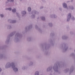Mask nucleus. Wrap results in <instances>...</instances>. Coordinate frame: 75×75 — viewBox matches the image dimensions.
Segmentation results:
<instances>
[{"label":"nucleus","mask_w":75,"mask_h":75,"mask_svg":"<svg viewBox=\"0 0 75 75\" xmlns=\"http://www.w3.org/2000/svg\"><path fill=\"white\" fill-rule=\"evenodd\" d=\"M12 67L13 68V70L15 72H17L18 71V69L17 67H16L15 66V62H13L11 63L10 62H8L6 65L5 67L6 68H8L10 67Z\"/></svg>","instance_id":"1"},{"label":"nucleus","mask_w":75,"mask_h":75,"mask_svg":"<svg viewBox=\"0 0 75 75\" xmlns=\"http://www.w3.org/2000/svg\"><path fill=\"white\" fill-rule=\"evenodd\" d=\"M63 67H64V65L62 64V63H56L53 67V69L55 72H58L59 74H60V72L58 70V68H60Z\"/></svg>","instance_id":"2"},{"label":"nucleus","mask_w":75,"mask_h":75,"mask_svg":"<svg viewBox=\"0 0 75 75\" xmlns=\"http://www.w3.org/2000/svg\"><path fill=\"white\" fill-rule=\"evenodd\" d=\"M39 14V12L35 10H33L31 12H29V15L32 14L31 16V18H35V14Z\"/></svg>","instance_id":"3"},{"label":"nucleus","mask_w":75,"mask_h":75,"mask_svg":"<svg viewBox=\"0 0 75 75\" xmlns=\"http://www.w3.org/2000/svg\"><path fill=\"white\" fill-rule=\"evenodd\" d=\"M22 37V35L19 33H17L15 35V37L14 39V41L15 42H17L19 41V38Z\"/></svg>","instance_id":"4"},{"label":"nucleus","mask_w":75,"mask_h":75,"mask_svg":"<svg viewBox=\"0 0 75 75\" xmlns=\"http://www.w3.org/2000/svg\"><path fill=\"white\" fill-rule=\"evenodd\" d=\"M15 33L16 31L13 32L11 33L8 36L6 40L5 41L6 44H8V42H10V37L13 36V35L15 34Z\"/></svg>","instance_id":"5"},{"label":"nucleus","mask_w":75,"mask_h":75,"mask_svg":"<svg viewBox=\"0 0 75 75\" xmlns=\"http://www.w3.org/2000/svg\"><path fill=\"white\" fill-rule=\"evenodd\" d=\"M50 18H56L57 17V16L56 14H53L50 15Z\"/></svg>","instance_id":"6"},{"label":"nucleus","mask_w":75,"mask_h":75,"mask_svg":"<svg viewBox=\"0 0 75 75\" xmlns=\"http://www.w3.org/2000/svg\"><path fill=\"white\" fill-rule=\"evenodd\" d=\"M72 16L71 13H69L68 14L67 18V21H69L70 20L71 17Z\"/></svg>","instance_id":"7"},{"label":"nucleus","mask_w":75,"mask_h":75,"mask_svg":"<svg viewBox=\"0 0 75 75\" xmlns=\"http://www.w3.org/2000/svg\"><path fill=\"white\" fill-rule=\"evenodd\" d=\"M21 14L22 17H24L27 14V12L25 11H23L21 12Z\"/></svg>","instance_id":"8"},{"label":"nucleus","mask_w":75,"mask_h":75,"mask_svg":"<svg viewBox=\"0 0 75 75\" xmlns=\"http://www.w3.org/2000/svg\"><path fill=\"white\" fill-rule=\"evenodd\" d=\"M63 7L64 8H67L68 9V6L67 4L65 3H63L62 4Z\"/></svg>","instance_id":"9"},{"label":"nucleus","mask_w":75,"mask_h":75,"mask_svg":"<svg viewBox=\"0 0 75 75\" xmlns=\"http://www.w3.org/2000/svg\"><path fill=\"white\" fill-rule=\"evenodd\" d=\"M68 8L71 10H74V7L73 5H69L68 6Z\"/></svg>","instance_id":"10"},{"label":"nucleus","mask_w":75,"mask_h":75,"mask_svg":"<svg viewBox=\"0 0 75 75\" xmlns=\"http://www.w3.org/2000/svg\"><path fill=\"white\" fill-rule=\"evenodd\" d=\"M52 67L50 66L49 67H47L46 69V71L47 72H50V71H51L52 70Z\"/></svg>","instance_id":"11"},{"label":"nucleus","mask_w":75,"mask_h":75,"mask_svg":"<svg viewBox=\"0 0 75 75\" xmlns=\"http://www.w3.org/2000/svg\"><path fill=\"white\" fill-rule=\"evenodd\" d=\"M31 28H32V25H29L28 27H25V29L27 31V30H30V29Z\"/></svg>","instance_id":"12"},{"label":"nucleus","mask_w":75,"mask_h":75,"mask_svg":"<svg viewBox=\"0 0 75 75\" xmlns=\"http://www.w3.org/2000/svg\"><path fill=\"white\" fill-rule=\"evenodd\" d=\"M8 21L11 23H16V21L15 20H12L9 19L8 20Z\"/></svg>","instance_id":"13"},{"label":"nucleus","mask_w":75,"mask_h":75,"mask_svg":"<svg viewBox=\"0 0 75 75\" xmlns=\"http://www.w3.org/2000/svg\"><path fill=\"white\" fill-rule=\"evenodd\" d=\"M68 38V37L66 35H63L62 37V38L63 40H66V39H67Z\"/></svg>","instance_id":"14"},{"label":"nucleus","mask_w":75,"mask_h":75,"mask_svg":"<svg viewBox=\"0 0 75 75\" xmlns=\"http://www.w3.org/2000/svg\"><path fill=\"white\" fill-rule=\"evenodd\" d=\"M73 71H74V66H72L71 67L70 69V73H71V72H73Z\"/></svg>","instance_id":"15"},{"label":"nucleus","mask_w":75,"mask_h":75,"mask_svg":"<svg viewBox=\"0 0 75 75\" xmlns=\"http://www.w3.org/2000/svg\"><path fill=\"white\" fill-rule=\"evenodd\" d=\"M4 56L2 54H0V59H4Z\"/></svg>","instance_id":"16"},{"label":"nucleus","mask_w":75,"mask_h":75,"mask_svg":"<svg viewBox=\"0 0 75 75\" xmlns=\"http://www.w3.org/2000/svg\"><path fill=\"white\" fill-rule=\"evenodd\" d=\"M35 27L36 29H38V31H39L40 32H41V29H40V28H38V27L37 26V25H35Z\"/></svg>","instance_id":"17"},{"label":"nucleus","mask_w":75,"mask_h":75,"mask_svg":"<svg viewBox=\"0 0 75 75\" xmlns=\"http://www.w3.org/2000/svg\"><path fill=\"white\" fill-rule=\"evenodd\" d=\"M67 50H68V47L64 46V48H63V50L64 51H67Z\"/></svg>","instance_id":"18"},{"label":"nucleus","mask_w":75,"mask_h":75,"mask_svg":"<svg viewBox=\"0 0 75 75\" xmlns=\"http://www.w3.org/2000/svg\"><path fill=\"white\" fill-rule=\"evenodd\" d=\"M69 71V69L67 68L64 71V72H65V73H67V72H68Z\"/></svg>","instance_id":"19"},{"label":"nucleus","mask_w":75,"mask_h":75,"mask_svg":"<svg viewBox=\"0 0 75 75\" xmlns=\"http://www.w3.org/2000/svg\"><path fill=\"white\" fill-rule=\"evenodd\" d=\"M5 10H9V11H11V10H12V8H11V7H9L6 8Z\"/></svg>","instance_id":"20"},{"label":"nucleus","mask_w":75,"mask_h":75,"mask_svg":"<svg viewBox=\"0 0 75 75\" xmlns=\"http://www.w3.org/2000/svg\"><path fill=\"white\" fill-rule=\"evenodd\" d=\"M28 10L29 13H31V12H30L31 11V8L30 7H28Z\"/></svg>","instance_id":"21"},{"label":"nucleus","mask_w":75,"mask_h":75,"mask_svg":"<svg viewBox=\"0 0 75 75\" xmlns=\"http://www.w3.org/2000/svg\"><path fill=\"white\" fill-rule=\"evenodd\" d=\"M12 11L13 13H16V8H13L12 10Z\"/></svg>","instance_id":"22"},{"label":"nucleus","mask_w":75,"mask_h":75,"mask_svg":"<svg viewBox=\"0 0 75 75\" xmlns=\"http://www.w3.org/2000/svg\"><path fill=\"white\" fill-rule=\"evenodd\" d=\"M48 25L49 27H52L53 25L52 24V23H48Z\"/></svg>","instance_id":"23"},{"label":"nucleus","mask_w":75,"mask_h":75,"mask_svg":"<svg viewBox=\"0 0 75 75\" xmlns=\"http://www.w3.org/2000/svg\"><path fill=\"white\" fill-rule=\"evenodd\" d=\"M22 69H23V70H24V69H27V67H26V66H23L22 67Z\"/></svg>","instance_id":"24"},{"label":"nucleus","mask_w":75,"mask_h":75,"mask_svg":"<svg viewBox=\"0 0 75 75\" xmlns=\"http://www.w3.org/2000/svg\"><path fill=\"white\" fill-rule=\"evenodd\" d=\"M39 71H36L35 73V75H39Z\"/></svg>","instance_id":"25"},{"label":"nucleus","mask_w":75,"mask_h":75,"mask_svg":"<svg viewBox=\"0 0 75 75\" xmlns=\"http://www.w3.org/2000/svg\"><path fill=\"white\" fill-rule=\"evenodd\" d=\"M0 16L1 18H3L4 16V15L3 14H0Z\"/></svg>","instance_id":"26"},{"label":"nucleus","mask_w":75,"mask_h":75,"mask_svg":"<svg viewBox=\"0 0 75 75\" xmlns=\"http://www.w3.org/2000/svg\"><path fill=\"white\" fill-rule=\"evenodd\" d=\"M7 28L8 29H10V28H11V26L10 25H7Z\"/></svg>","instance_id":"27"},{"label":"nucleus","mask_w":75,"mask_h":75,"mask_svg":"<svg viewBox=\"0 0 75 75\" xmlns=\"http://www.w3.org/2000/svg\"><path fill=\"white\" fill-rule=\"evenodd\" d=\"M33 65V62H30V63L29 64V66H32Z\"/></svg>","instance_id":"28"},{"label":"nucleus","mask_w":75,"mask_h":75,"mask_svg":"<svg viewBox=\"0 0 75 75\" xmlns=\"http://www.w3.org/2000/svg\"><path fill=\"white\" fill-rule=\"evenodd\" d=\"M41 19L42 20H43V21H45V18L44 16L42 17H41Z\"/></svg>","instance_id":"29"},{"label":"nucleus","mask_w":75,"mask_h":75,"mask_svg":"<svg viewBox=\"0 0 75 75\" xmlns=\"http://www.w3.org/2000/svg\"><path fill=\"white\" fill-rule=\"evenodd\" d=\"M9 2H10L9 0H7V1H5V4H7Z\"/></svg>","instance_id":"30"},{"label":"nucleus","mask_w":75,"mask_h":75,"mask_svg":"<svg viewBox=\"0 0 75 75\" xmlns=\"http://www.w3.org/2000/svg\"><path fill=\"white\" fill-rule=\"evenodd\" d=\"M16 14L18 17H20V13H19L16 12Z\"/></svg>","instance_id":"31"},{"label":"nucleus","mask_w":75,"mask_h":75,"mask_svg":"<svg viewBox=\"0 0 75 75\" xmlns=\"http://www.w3.org/2000/svg\"><path fill=\"white\" fill-rule=\"evenodd\" d=\"M9 2H12V3H13L14 2V0H9Z\"/></svg>","instance_id":"32"},{"label":"nucleus","mask_w":75,"mask_h":75,"mask_svg":"<svg viewBox=\"0 0 75 75\" xmlns=\"http://www.w3.org/2000/svg\"><path fill=\"white\" fill-rule=\"evenodd\" d=\"M71 19L73 20H75V18L74 17V16H72L71 17Z\"/></svg>","instance_id":"33"},{"label":"nucleus","mask_w":75,"mask_h":75,"mask_svg":"<svg viewBox=\"0 0 75 75\" xmlns=\"http://www.w3.org/2000/svg\"><path fill=\"white\" fill-rule=\"evenodd\" d=\"M28 41H30V40H31V38H28Z\"/></svg>","instance_id":"34"},{"label":"nucleus","mask_w":75,"mask_h":75,"mask_svg":"<svg viewBox=\"0 0 75 75\" xmlns=\"http://www.w3.org/2000/svg\"><path fill=\"white\" fill-rule=\"evenodd\" d=\"M59 10H60V11H62V8L61 7L59 8Z\"/></svg>","instance_id":"35"},{"label":"nucleus","mask_w":75,"mask_h":75,"mask_svg":"<svg viewBox=\"0 0 75 75\" xmlns=\"http://www.w3.org/2000/svg\"><path fill=\"white\" fill-rule=\"evenodd\" d=\"M71 56H74V54L73 53H71Z\"/></svg>","instance_id":"36"},{"label":"nucleus","mask_w":75,"mask_h":75,"mask_svg":"<svg viewBox=\"0 0 75 75\" xmlns=\"http://www.w3.org/2000/svg\"><path fill=\"white\" fill-rule=\"evenodd\" d=\"M43 6H41L40 7V9H42L43 8Z\"/></svg>","instance_id":"37"},{"label":"nucleus","mask_w":75,"mask_h":75,"mask_svg":"<svg viewBox=\"0 0 75 75\" xmlns=\"http://www.w3.org/2000/svg\"><path fill=\"white\" fill-rule=\"evenodd\" d=\"M2 71V69L0 67V72H1V71Z\"/></svg>","instance_id":"38"},{"label":"nucleus","mask_w":75,"mask_h":75,"mask_svg":"<svg viewBox=\"0 0 75 75\" xmlns=\"http://www.w3.org/2000/svg\"><path fill=\"white\" fill-rule=\"evenodd\" d=\"M47 48H48V47H47V46H46V47H45V50H46V49Z\"/></svg>","instance_id":"39"},{"label":"nucleus","mask_w":75,"mask_h":75,"mask_svg":"<svg viewBox=\"0 0 75 75\" xmlns=\"http://www.w3.org/2000/svg\"><path fill=\"white\" fill-rule=\"evenodd\" d=\"M73 1H74V0H71V2H73Z\"/></svg>","instance_id":"40"},{"label":"nucleus","mask_w":75,"mask_h":75,"mask_svg":"<svg viewBox=\"0 0 75 75\" xmlns=\"http://www.w3.org/2000/svg\"><path fill=\"white\" fill-rule=\"evenodd\" d=\"M67 3H69V1H67Z\"/></svg>","instance_id":"41"},{"label":"nucleus","mask_w":75,"mask_h":75,"mask_svg":"<svg viewBox=\"0 0 75 75\" xmlns=\"http://www.w3.org/2000/svg\"><path fill=\"white\" fill-rule=\"evenodd\" d=\"M19 1H23V0H19Z\"/></svg>","instance_id":"42"},{"label":"nucleus","mask_w":75,"mask_h":75,"mask_svg":"<svg viewBox=\"0 0 75 75\" xmlns=\"http://www.w3.org/2000/svg\"><path fill=\"white\" fill-rule=\"evenodd\" d=\"M74 52H75V50H74Z\"/></svg>","instance_id":"43"},{"label":"nucleus","mask_w":75,"mask_h":75,"mask_svg":"<svg viewBox=\"0 0 75 75\" xmlns=\"http://www.w3.org/2000/svg\"><path fill=\"white\" fill-rule=\"evenodd\" d=\"M62 47H63V46H62Z\"/></svg>","instance_id":"44"}]
</instances>
